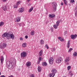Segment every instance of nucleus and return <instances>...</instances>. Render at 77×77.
Here are the masks:
<instances>
[{"instance_id":"nucleus-1","label":"nucleus","mask_w":77,"mask_h":77,"mask_svg":"<svg viewBox=\"0 0 77 77\" xmlns=\"http://www.w3.org/2000/svg\"><path fill=\"white\" fill-rule=\"evenodd\" d=\"M16 63L15 59L11 58L10 62H7V66L8 69H11L13 68V65Z\"/></svg>"},{"instance_id":"nucleus-2","label":"nucleus","mask_w":77,"mask_h":77,"mask_svg":"<svg viewBox=\"0 0 77 77\" xmlns=\"http://www.w3.org/2000/svg\"><path fill=\"white\" fill-rule=\"evenodd\" d=\"M3 37L5 38L6 37L7 39H14L15 36L14 35L12 34V33L11 32H9L8 33L5 32L2 34Z\"/></svg>"},{"instance_id":"nucleus-3","label":"nucleus","mask_w":77,"mask_h":77,"mask_svg":"<svg viewBox=\"0 0 77 77\" xmlns=\"http://www.w3.org/2000/svg\"><path fill=\"white\" fill-rule=\"evenodd\" d=\"M20 56L21 57L24 58L27 56V53L26 52L23 51L20 54Z\"/></svg>"},{"instance_id":"nucleus-4","label":"nucleus","mask_w":77,"mask_h":77,"mask_svg":"<svg viewBox=\"0 0 77 77\" xmlns=\"http://www.w3.org/2000/svg\"><path fill=\"white\" fill-rule=\"evenodd\" d=\"M69 61V57H66L65 60L64 62L65 63H66V65H69V63L68 62Z\"/></svg>"},{"instance_id":"nucleus-5","label":"nucleus","mask_w":77,"mask_h":77,"mask_svg":"<svg viewBox=\"0 0 77 77\" xmlns=\"http://www.w3.org/2000/svg\"><path fill=\"white\" fill-rule=\"evenodd\" d=\"M62 60V58L61 57H59L56 60V62L57 63H59L61 62V61Z\"/></svg>"},{"instance_id":"nucleus-6","label":"nucleus","mask_w":77,"mask_h":77,"mask_svg":"<svg viewBox=\"0 0 77 77\" xmlns=\"http://www.w3.org/2000/svg\"><path fill=\"white\" fill-rule=\"evenodd\" d=\"M2 9L4 11H7V8H8V5H4L2 6Z\"/></svg>"},{"instance_id":"nucleus-7","label":"nucleus","mask_w":77,"mask_h":77,"mask_svg":"<svg viewBox=\"0 0 77 77\" xmlns=\"http://www.w3.org/2000/svg\"><path fill=\"white\" fill-rule=\"evenodd\" d=\"M77 35L76 34H75V35H71L70 36L71 38L72 39H75V38H77Z\"/></svg>"},{"instance_id":"nucleus-8","label":"nucleus","mask_w":77,"mask_h":77,"mask_svg":"<svg viewBox=\"0 0 77 77\" xmlns=\"http://www.w3.org/2000/svg\"><path fill=\"white\" fill-rule=\"evenodd\" d=\"M53 58L52 57H50L49 59V63L50 64H52L53 63Z\"/></svg>"},{"instance_id":"nucleus-9","label":"nucleus","mask_w":77,"mask_h":77,"mask_svg":"<svg viewBox=\"0 0 77 77\" xmlns=\"http://www.w3.org/2000/svg\"><path fill=\"white\" fill-rule=\"evenodd\" d=\"M6 44L4 43L2 45H1L0 46V48H5L6 47Z\"/></svg>"},{"instance_id":"nucleus-10","label":"nucleus","mask_w":77,"mask_h":77,"mask_svg":"<svg viewBox=\"0 0 77 77\" xmlns=\"http://www.w3.org/2000/svg\"><path fill=\"white\" fill-rule=\"evenodd\" d=\"M52 5L53 8H56L57 3H56V2H53L52 3Z\"/></svg>"},{"instance_id":"nucleus-11","label":"nucleus","mask_w":77,"mask_h":77,"mask_svg":"<svg viewBox=\"0 0 77 77\" xmlns=\"http://www.w3.org/2000/svg\"><path fill=\"white\" fill-rule=\"evenodd\" d=\"M31 65V63L30 62H28L26 63V66L27 67L30 66Z\"/></svg>"},{"instance_id":"nucleus-12","label":"nucleus","mask_w":77,"mask_h":77,"mask_svg":"<svg viewBox=\"0 0 77 77\" xmlns=\"http://www.w3.org/2000/svg\"><path fill=\"white\" fill-rule=\"evenodd\" d=\"M24 11V9L23 8H20L19 9V12H23Z\"/></svg>"},{"instance_id":"nucleus-13","label":"nucleus","mask_w":77,"mask_h":77,"mask_svg":"<svg viewBox=\"0 0 77 77\" xmlns=\"http://www.w3.org/2000/svg\"><path fill=\"white\" fill-rule=\"evenodd\" d=\"M21 18L20 17H17L16 18V20L15 21L16 22H19L20 21Z\"/></svg>"},{"instance_id":"nucleus-14","label":"nucleus","mask_w":77,"mask_h":77,"mask_svg":"<svg viewBox=\"0 0 77 77\" xmlns=\"http://www.w3.org/2000/svg\"><path fill=\"white\" fill-rule=\"evenodd\" d=\"M4 60V57H3V56L1 57V65H2L3 63V62Z\"/></svg>"},{"instance_id":"nucleus-15","label":"nucleus","mask_w":77,"mask_h":77,"mask_svg":"<svg viewBox=\"0 0 77 77\" xmlns=\"http://www.w3.org/2000/svg\"><path fill=\"white\" fill-rule=\"evenodd\" d=\"M55 75V73H51L49 74V76L50 77H54V76Z\"/></svg>"},{"instance_id":"nucleus-16","label":"nucleus","mask_w":77,"mask_h":77,"mask_svg":"<svg viewBox=\"0 0 77 77\" xmlns=\"http://www.w3.org/2000/svg\"><path fill=\"white\" fill-rule=\"evenodd\" d=\"M43 53V51H42V50H41L39 52V56H41L42 55V54Z\"/></svg>"},{"instance_id":"nucleus-17","label":"nucleus","mask_w":77,"mask_h":77,"mask_svg":"<svg viewBox=\"0 0 77 77\" xmlns=\"http://www.w3.org/2000/svg\"><path fill=\"white\" fill-rule=\"evenodd\" d=\"M38 72H41V70H42L41 67H40V66H38Z\"/></svg>"},{"instance_id":"nucleus-18","label":"nucleus","mask_w":77,"mask_h":77,"mask_svg":"<svg viewBox=\"0 0 77 77\" xmlns=\"http://www.w3.org/2000/svg\"><path fill=\"white\" fill-rule=\"evenodd\" d=\"M70 41L69 40L68 41V43H67V48H69V46L70 45Z\"/></svg>"},{"instance_id":"nucleus-19","label":"nucleus","mask_w":77,"mask_h":77,"mask_svg":"<svg viewBox=\"0 0 77 77\" xmlns=\"http://www.w3.org/2000/svg\"><path fill=\"white\" fill-rule=\"evenodd\" d=\"M63 2L64 5L66 6L67 5V4H68V1H67L66 0H63Z\"/></svg>"},{"instance_id":"nucleus-20","label":"nucleus","mask_w":77,"mask_h":77,"mask_svg":"<svg viewBox=\"0 0 77 77\" xmlns=\"http://www.w3.org/2000/svg\"><path fill=\"white\" fill-rule=\"evenodd\" d=\"M42 59V58H41V57H39L38 58V64H39V63H40V62H41V60Z\"/></svg>"},{"instance_id":"nucleus-21","label":"nucleus","mask_w":77,"mask_h":77,"mask_svg":"<svg viewBox=\"0 0 77 77\" xmlns=\"http://www.w3.org/2000/svg\"><path fill=\"white\" fill-rule=\"evenodd\" d=\"M27 45V44L26 43H23L22 45V47L24 48L26 47V46Z\"/></svg>"},{"instance_id":"nucleus-22","label":"nucleus","mask_w":77,"mask_h":77,"mask_svg":"<svg viewBox=\"0 0 77 77\" xmlns=\"http://www.w3.org/2000/svg\"><path fill=\"white\" fill-rule=\"evenodd\" d=\"M33 10V7H32L29 10V13H30V12H31Z\"/></svg>"},{"instance_id":"nucleus-23","label":"nucleus","mask_w":77,"mask_h":77,"mask_svg":"<svg viewBox=\"0 0 77 77\" xmlns=\"http://www.w3.org/2000/svg\"><path fill=\"white\" fill-rule=\"evenodd\" d=\"M49 16L50 18H53L54 17H55V15H54V14H52V15L49 14Z\"/></svg>"},{"instance_id":"nucleus-24","label":"nucleus","mask_w":77,"mask_h":77,"mask_svg":"<svg viewBox=\"0 0 77 77\" xmlns=\"http://www.w3.org/2000/svg\"><path fill=\"white\" fill-rule=\"evenodd\" d=\"M58 38L60 41L62 42V41H64V40L61 37H59Z\"/></svg>"},{"instance_id":"nucleus-25","label":"nucleus","mask_w":77,"mask_h":77,"mask_svg":"<svg viewBox=\"0 0 77 77\" xmlns=\"http://www.w3.org/2000/svg\"><path fill=\"white\" fill-rule=\"evenodd\" d=\"M34 35H35V31H32L31 33V36H33Z\"/></svg>"},{"instance_id":"nucleus-26","label":"nucleus","mask_w":77,"mask_h":77,"mask_svg":"<svg viewBox=\"0 0 77 77\" xmlns=\"http://www.w3.org/2000/svg\"><path fill=\"white\" fill-rule=\"evenodd\" d=\"M40 43L41 44L43 45V44H44V40H41L40 41Z\"/></svg>"},{"instance_id":"nucleus-27","label":"nucleus","mask_w":77,"mask_h":77,"mask_svg":"<svg viewBox=\"0 0 77 77\" xmlns=\"http://www.w3.org/2000/svg\"><path fill=\"white\" fill-rule=\"evenodd\" d=\"M53 26L54 28L55 29H57L58 27V26L56 24L54 25Z\"/></svg>"},{"instance_id":"nucleus-28","label":"nucleus","mask_w":77,"mask_h":77,"mask_svg":"<svg viewBox=\"0 0 77 77\" xmlns=\"http://www.w3.org/2000/svg\"><path fill=\"white\" fill-rule=\"evenodd\" d=\"M42 65H43V66H47V63L46 62L43 63Z\"/></svg>"},{"instance_id":"nucleus-29","label":"nucleus","mask_w":77,"mask_h":77,"mask_svg":"<svg viewBox=\"0 0 77 77\" xmlns=\"http://www.w3.org/2000/svg\"><path fill=\"white\" fill-rule=\"evenodd\" d=\"M56 72L57 71L55 69H53V70H52V72L53 73H54H54H56Z\"/></svg>"},{"instance_id":"nucleus-30","label":"nucleus","mask_w":77,"mask_h":77,"mask_svg":"<svg viewBox=\"0 0 77 77\" xmlns=\"http://www.w3.org/2000/svg\"><path fill=\"white\" fill-rule=\"evenodd\" d=\"M77 56V52H75L73 54V56H74V57H75V56Z\"/></svg>"},{"instance_id":"nucleus-31","label":"nucleus","mask_w":77,"mask_h":77,"mask_svg":"<svg viewBox=\"0 0 77 77\" xmlns=\"http://www.w3.org/2000/svg\"><path fill=\"white\" fill-rule=\"evenodd\" d=\"M59 23H60V20H58L56 22V25H57L59 26Z\"/></svg>"},{"instance_id":"nucleus-32","label":"nucleus","mask_w":77,"mask_h":77,"mask_svg":"<svg viewBox=\"0 0 77 77\" xmlns=\"http://www.w3.org/2000/svg\"><path fill=\"white\" fill-rule=\"evenodd\" d=\"M4 25V23L3 22H1L0 23V26H2Z\"/></svg>"},{"instance_id":"nucleus-33","label":"nucleus","mask_w":77,"mask_h":77,"mask_svg":"<svg viewBox=\"0 0 77 77\" xmlns=\"http://www.w3.org/2000/svg\"><path fill=\"white\" fill-rule=\"evenodd\" d=\"M21 1H18L17 3H16V5H18H18H19V4H20V3H21Z\"/></svg>"},{"instance_id":"nucleus-34","label":"nucleus","mask_w":77,"mask_h":77,"mask_svg":"<svg viewBox=\"0 0 77 77\" xmlns=\"http://www.w3.org/2000/svg\"><path fill=\"white\" fill-rule=\"evenodd\" d=\"M18 5H14V8H18Z\"/></svg>"},{"instance_id":"nucleus-35","label":"nucleus","mask_w":77,"mask_h":77,"mask_svg":"<svg viewBox=\"0 0 77 77\" xmlns=\"http://www.w3.org/2000/svg\"><path fill=\"white\" fill-rule=\"evenodd\" d=\"M56 11V7H53V11L54 12H55Z\"/></svg>"},{"instance_id":"nucleus-36","label":"nucleus","mask_w":77,"mask_h":77,"mask_svg":"<svg viewBox=\"0 0 77 77\" xmlns=\"http://www.w3.org/2000/svg\"><path fill=\"white\" fill-rule=\"evenodd\" d=\"M72 48H70L68 51V53H70V52H71V51H72Z\"/></svg>"},{"instance_id":"nucleus-37","label":"nucleus","mask_w":77,"mask_h":77,"mask_svg":"<svg viewBox=\"0 0 77 77\" xmlns=\"http://www.w3.org/2000/svg\"><path fill=\"white\" fill-rule=\"evenodd\" d=\"M67 69H68V70H69V69H71V66H68L67 67Z\"/></svg>"},{"instance_id":"nucleus-38","label":"nucleus","mask_w":77,"mask_h":77,"mask_svg":"<svg viewBox=\"0 0 77 77\" xmlns=\"http://www.w3.org/2000/svg\"><path fill=\"white\" fill-rule=\"evenodd\" d=\"M45 47L46 48H47V49H48V48H49V47H48V45H45Z\"/></svg>"},{"instance_id":"nucleus-39","label":"nucleus","mask_w":77,"mask_h":77,"mask_svg":"<svg viewBox=\"0 0 77 77\" xmlns=\"http://www.w3.org/2000/svg\"><path fill=\"white\" fill-rule=\"evenodd\" d=\"M70 2V3H74V0H71Z\"/></svg>"},{"instance_id":"nucleus-40","label":"nucleus","mask_w":77,"mask_h":77,"mask_svg":"<svg viewBox=\"0 0 77 77\" xmlns=\"http://www.w3.org/2000/svg\"><path fill=\"white\" fill-rule=\"evenodd\" d=\"M75 17H77V11H75Z\"/></svg>"},{"instance_id":"nucleus-41","label":"nucleus","mask_w":77,"mask_h":77,"mask_svg":"<svg viewBox=\"0 0 77 77\" xmlns=\"http://www.w3.org/2000/svg\"><path fill=\"white\" fill-rule=\"evenodd\" d=\"M30 77H35V76L33 74H32L30 76Z\"/></svg>"},{"instance_id":"nucleus-42","label":"nucleus","mask_w":77,"mask_h":77,"mask_svg":"<svg viewBox=\"0 0 77 77\" xmlns=\"http://www.w3.org/2000/svg\"><path fill=\"white\" fill-rule=\"evenodd\" d=\"M19 39L20 41H23V38H20Z\"/></svg>"},{"instance_id":"nucleus-43","label":"nucleus","mask_w":77,"mask_h":77,"mask_svg":"<svg viewBox=\"0 0 77 77\" xmlns=\"http://www.w3.org/2000/svg\"><path fill=\"white\" fill-rule=\"evenodd\" d=\"M25 38L26 39H27L28 38V36H27V35H26L25 36Z\"/></svg>"},{"instance_id":"nucleus-44","label":"nucleus","mask_w":77,"mask_h":77,"mask_svg":"<svg viewBox=\"0 0 77 77\" xmlns=\"http://www.w3.org/2000/svg\"><path fill=\"white\" fill-rule=\"evenodd\" d=\"M2 1L3 2H5L7 1V0H2Z\"/></svg>"},{"instance_id":"nucleus-45","label":"nucleus","mask_w":77,"mask_h":77,"mask_svg":"<svg viewBox=\"0 0 77 77\" xmlns=\"http://www.w3.org/2000/svg\"><path fill=\"white\" fill-rule=\"evenodd\" d=\"M8 77H14V76H13V75H11L10 76H9Z\"/></svg>"},{"instance_id":"nucleus-46","label":"nucleus","mask_w":77,"mask_h":77,"mask_svg":"<svg viewBox=\"0 0 77 77\" xmlns=\"http://www.w3.org/2000/svg\"><path fill=\"white\" fill-rule=\"evenodd\" d=\"M61 5L62 6H63V2H62L61 4Z\"/></svg>"},{"instance_id":"nucleus-47","label":"nucleus","mask_w":77,"mask_h":77,"mask_svg":"<svg viewBox=\"0 0 77 77\" xmlns=\"http://www.w3.org/2000/svg\"><path fill=\"white\" fill-rule=\"evenodd\" d=\"M1 77H5V75H2Z\"/></svg>"},{"instance_id":"nucleus-48","label":"nucleus","mask_w":77,"mask_h":77,"mask_svg":"<svg viewBox=\"0 0 77 77\" xmlns=\"http://www.w3.org/2000/svg\"><path fill=\"white\" fill-rule=\"evenodd\" d=\"M77 9V6L75 8V10H76Z\"/></svg>"},{"instance_id":"nucleus-49","label":"nucleus","mask_w":77,"mask_h":77,"mask_svg":"<svg viewBox=\"0 0 77 77\" xmlns=\"http://www.w3.org/2000/svg\"><path fill=\"white\" fill-rule=\"evenodd\" d=\"M19 25L20 26V27H21V23H20L19 24Z\"/></svg>"},{"instance_id":"nucleus-50","label":"nucleus","mask_w":77,"mask_h":77,"mask_svg":"<svg viewBox=\"0 0 77 77\" xmlns=\"http://www.w3.org/2000/svg\"><path fill=\"white\" fill-rule=\"evenodd\" d=\"M53 51H54L55 50V48H53Z\"/></svg>"},{"instance_id":"nucleus-51","label":"nucleus","mask_w":77,"mask_h":77,"mask_svg":"<svg viewBox=\"0 0 77 77\" xmlns=\"http://www.w3.org/2000/svg\"><path fill=\"white\" fill-rule=\"evenodd\" d=\"M72 75H73V74H72V73H71V74H70V75L71 76H72Z\"/></svg>"},{"instance_id":"nucleus-52","label":"nucleus","mask_w":77,"mask_h":77,"mask_svg":"<svg viewBox=\"0 0 77 77\" xmlns=\"http://www.w3.org/2000/svg\"><path fill=\"white\" fill-rule=\"evenodd\" d=\"M31 0H27V2L29 3V1H30Z\"/></svg>"},{"instance_id":"nucleus-53","label":"nucleus","mask_w":77,"mask_h":77,"mask_svg":"<svg viewBox=\"0 0 77 77\" xmlns=\"http://www.w3.org/2000/svg\"><path fill=\"white\" fill-rule=\"evenodd\" d=\"M51 30L52 32L53 31V29L51 28Z\"/></svg>"},{"instance_id":"nucleus-54","label":"nucleus","mask_w":77,"mask_h":77,"mask_svg":"<svg viewBox=\"0 0 77 77\" xmlns=\"http://www.w3.org/2000/svg\"><path fill=\"white\" fill-rule=\"evenodd\" d=\"M63 77H66V76H63Z\"/></svg>"},{"instance_id":"nucleus-55","label":"nucleus","mask_w":77,"mask_h":77,"mask_svg":"<svg viewBox=\"0 0 77 77\" xmlns=\"http://www.w3.org/2000/svg\"><path fill=\"white\" fill-rule=\"evenodd\" d=\"M0 75H1V73L0 72Z\"/></svg>"}]
</instances>
